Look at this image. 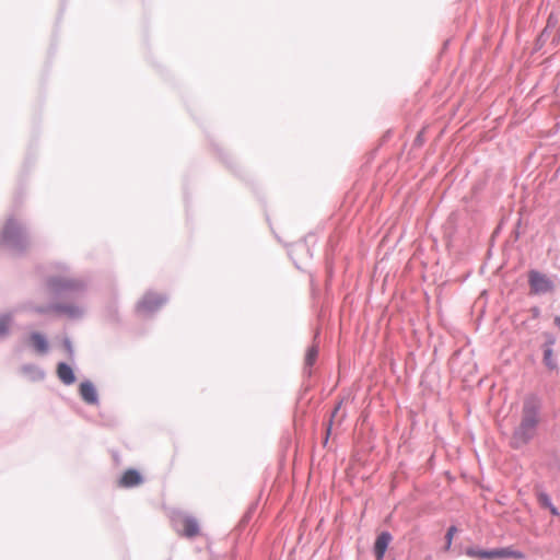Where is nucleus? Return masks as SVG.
I'll list each match as a JSON object with an SVG mask.
<instances>
[{
	"instance_id": "1",
	"label": "nucleus",
	"mask_w": 560,
	"mask_h": 560,
	"mask_svg": "<svg viewBox=\"0 0 560 560\" xmlns=\"http://www.w3.org/2000/svg\"><path fill=\"white\" fill-rule=\"evenodd\" d=\"M51 267L56 273L46 276L45 287L56 301L45 304L28 303L27 311L37 315L56 314L73 320L81 319L85 310L77 301L82 299L88 291L86 279L70 276L69 267L66 264L55 262Z\"/></svg>"
},
{
	"instance_id": "28",
	"label": "nucleus",
	"mask_w": 560,
	"mask_h": 560,
	"mask_svg": "<svg viewBox=\"0 0 560 560\" xmlns=\"http://www.w3.org/2000/svg\"><path fill=\"white\" fill-rule=\"evenodd\" d=\"M393 560H395V559H393Z\"/></svg>"
},
{
	"instance_id": "23",
	"label": "nucleus",
	"mask_w": 560,
	"mask_h": 560,
	"mask_svg": "<svg viewBox=\"0 0 560 560\" xmlns=\"http://www.w3.org/2000/svg\"><path fill=\"white\" fill-rule=\"evenodd\" d=\"M548 34H549L548 27H545L544 31L540 33V35L538 37V40L545 42L547 36H548Z\"/></svg>"
},
{
	"instance_id": "25",
	"label": "nucleus",
	"mask_w": 560,
	"mask_h": 560,
	"mask_svg": "<svg viewBox=\"0 0 560 560\" xmlns=\"http://www.w3.org/2000/svg\"><path fill=\"white\" fill-rule=\"evenodd\" d=\"M330 427H331V420L329 421V425L327 428V436H326L325 443H327V441H328V434L330 432Z\"/></svg>"
},
{
	"instance_id": "6",
	"label": "nucleus",
	"mask_w": 560,
	"mask_h": 560,
	"mask_svg": "<svg viewBox=\"0 0 560 560\" xmlns=\"http://www.w3.org/2000/svg\"><path fill=\"white\" fill-rule=\"evenodd\" d=\"M528 284L530 293L535 295H544L555 291L556 284L547 275L536 269L528 271Z\"/></svg>"
},
{
	"instance_id": "5",
	"label": "nucleus",
	"mask_w": 560,
	"mask_h": 560,
	"mask_svg": "<svg viewBox=\"0 0 560 560\" xmlns=\"http://www.w3.org/2000/svg\"><path fill=\"white\" fill-rule=\"evenodd\" d=\"M167 301L168 298L166 294L155 291H148L138 301L136 311L139 315L149 317L156 313L163 305H165Z\"/></svg>"
},
{
	"instance_id": "2",
	"label": "nucleus",
	"mask_w": 560,
	"mask_h": 560,
	"mask_svg": "<svg viewBox=\"0 0 560 560\" xmlns=\"http://www.w3.org/2000/svg\"><path fill=\"white\" fill-rule=\"evenodd\" d=\"M541 409L542 401L537 395L530 394L524 398L521 421L514 428L510 441L512 448L521 450L536 436L542 420Z\"/></svg>"
},
{
	"instance_id": "14",
	"label": "nucleus",
	"mask_w": 560,
	"mask_h": 560,
	"mask_svg": "<svg viewBox=\"0 0 560 560\" xmlns=\"http://www.w3.org/2000/svg\"><path fill=\"white\" fill-rule=\"evenodd\" d=\"M14 316L15 314L12 311L0 314V340L7 339L10 336Z\"/></svg>"
},
{
	"instance_id": "11",
	"label": "nucleus",
	"mask_w": 560,
	"mask_h": 560,
	"mask_svg": "<svg viewBox=\"0 0 560 560\" xmlns=\"http://www.w3.org/2000/svg\"><path fill=\"white\" fill-rule=\"evenodd\" d=\"M56 374L59 381L67 386L74 384L77 380L73 369L67 362L57 364Z\"/></svg>"
},
{
	"instance_id": "3",
	"label": "nucleus",
	"mask_w": 560,
	"mask_h": 560,
	"mask_svg": "<svg viewBox=\"0 0 560 560\" xmlns=\"http://www.w3.org/2000/svg\"><path fill=\"white\" fill-rule=\"evenodd\" d=\"M0 246L12 256L24 254L30 246L26 225L13 217L8 218L0 234Z\"/></svg>"
},
{
	"instance_id": "27",
	"label": "nucleus",
	"mask_w": 560,
	"mask_h": 560,
	"mask_svg": "<svg viewBox=\"0 0 560 560\" xmlns=\"http://www.w3.org/2000/svg\"><path fill=\"white\" fill-rule=\"evenodd\" d=\"M327 270H328V276L330 277L331 276L330 267H327Z\"/></svg>"
},
{
	"instance_id": "4",
	"label": "nucleus",
	"mask_w": 560,
	"mask_h": 560,
	"mask_svg": "<svg viewBox=\"0 0 560 560\" xmlns=\"http://www.w3.org/2000/svg\"><path fill=\"white\" fill-rule=\"evenodd\" d=\"M466 556L470 558L493 560V559H503V558H513L517 560H524L526 558L525 553L515 550L512 547H502L494 549H480L475 547H469L465 551Z\"/></svg>"
},
{
	"instance_id": "24",
	"label": "nucleus",
	"mask_w": 560,
	"mask_h": 560,
	"mask_svg": "<svg viewBox=\"0 0 560 560\" xmlns=\"http://www.w3.org/2000/svg\"><path fill=\"white\" fill-rule=\"evenodd\" d=\"M340 409V404L337 405V407L334 409L332 413H331V418L335 417V415L339 411Z\"/></svg>"
},
{
	"instance_id": "16",
	"label": "nucleus",
	"mask_w": 560,
	"mask_h": 560,
	"mask_svg": "<svg viewBox=\"0 0 560 560\" xmlns=\"http://www.w3.org/2000/svg\"><path fill=\"white\" fill-rule=\"evenodd\" d=\"M392 540L393 535L388 530H383L377 535L373 547L375 549L386 551Z\"/></svg>"
},
{
	"instance_id": "18",
	"label": "nucleus",
	"mask_w": 560,
	"mask_h": 560,
	"mask_svg": "<svg viewBox=\"0 0 560 560\" xmlns=\"http://www.w3.org/2000/svg\"><path fill=\"white\" fill-rule=\"evenodd\" d=\"M457 533V527L455 525H452L447 528L445 534V550H450L453 541L454 535Z\"/></svg>"
},
{
	"instance_id": "9",
	"label": "nucleus",
	"mask_w": 560,
	"mask_h": 560,
	"mask_svg": "<svg viewBox=\"0 0 560 560\" xmlns=\"http://www.w3.org/2000/svg\"><path fill=\"white\" fill-rule=\"evenodd\" d=\"M28 346L39 354H46L49 351L47 337L39 331H32L27 337Z\"/></svg>"
},
{
	"instance_id": "21",
	"label": "nucleus",
	"mask_w": 560,
	"mask_h": 560,
	"mask_svg": "<svg viewBox=\"0 0 560 560\" xmlns=\"http://www.w3.org/2000/svg\"><path fill=\"white\" fill-rule=\"evenodd\" d=\"M373 553H374L376 560H383L386 551L378 550L373 547Z\"/></svg>"
},
{
	"instance_id": "19",
	"label": "nucleus",
	"mask_w": 560,
	"mask_h": 560,
	"mask_svg": "<svg viewBox=\"0 0 560 560\" xmlns=\"http://www.w3.org/2000/svg\"><path fill=\"white\" fill-rule=\"evenodd\" d=\"M62 347L66 350V352L68 353L69 359L73 360L74 359V348H73L72 341L69 337H65L62 339Z\"/></svg>"
},
{
	"instance_id": "15",
	"label": "nucleus",
	"mask_w": 560,
	"mask_h": 560,
	"mask_svg": "<svg viewBox=\"0 0 560 560\" xmlns=\"http://www.w3.org/2000/svg\"><path fill=\"white\" fill-rule=\"evenodd\" d=\"M537 501L541 508L549 510L553 516L560 515L558 508L552 503L551 498L547 492L539 491L537 493Z\"/></svg>"
},
{
	"instance_id": "12",
	"label": "nucleus",
	"mask_w": 560,
	"mask_h": 560,
	"mask_svg": "<svg viewBox=\"0 0 560 560\" xmlns=\"http://www.w3.org/2000/svg\"><path fill=\"white\" fill-rule=\"evenodd\" d=\"M556 340L553 338V336L551 335H547V339L545 341V343L542 345V349H544V364L550 369V370H556L558 368V363L557 361L552 358V354H553V350H552V346L555 345Z\"/></svg>"
},
{
	"instance_id": "10",
	"label": "nucleus",
	"mask_w": 560,
	"mask_h": 560,
	"mask_svg": "<svg viewBox=\"0 0 560 560\" xmlns=\"http://www.w3.org/2000/svg\"><path fill=\"white\" fill-rule=\"evenodd\" d=\"M143 482L142 475L133 468L127 469L120 477L118 485L121 488H133Z\"/></svg>"
},
{
	"instance_id": "26",
	"label": "nucleus",
	"mask_w": 560,
	"mask_h": 560,
	"mask_svg": "<svg viewBox=\"0 0 560 560\" xmlns=\"http://www.w3.org/2000/svg\"><path fill=\"white\" fill-rule=\"evenodd\" d=\"M555 322L558 325V327L560 328V316L556 317Z\"/></svg>"
},
{
	"instance_id": "13",
	"label": "nucleus",
	"mask_w": 560,
	"mask_h": 560,
	"mask_svg": "<svg viewBox=\"0 0 560 560\" xmlns=\"http://www.w3.org/2000/svg\"><path fill=\"white\" fill-rule=\"evenodd\" d=\"M21 373L31 382H40L45 378V371L36 364L26 363L21 366Z\"/></svg>"
},
{
	"instance_id": "7",
	"label": "nucleus",
	"mask_w": 560,
	"mask_h": 560,
	"mask_svg": "<svg viewBox=\"0 0 560 560\" xmlns=\"http://www.w3.org/2000/svg\"><path fill=\"white\" fill-rule=\"evenodd\" d=\"M176 530L184 536L191 538L199 533V524L192 516L183 515L178 520H174Z\"/></svg>"
},
{
	"instance_id": "22",
	"label": "nucleus",
	"mask_w": 560,
	"mask_h": 560,
	"mask_svg": "<svg viewBox=\"0 0 560 560\" xmlns=\"http://www.w3.org/2000/svg\"><path fill=\"white\" fill-rule=\"evenodd\" d=\"M423 141H424V140H423V132L421 131V132H419V133L417 135V137L415 138L413 145H415V147H419V145H421V144L423 143Z\"/></svg>"
},
{
	"instance_id": "20",
	"label": "nucleus",
	"mask_w": 560,
	"mask_h": 560,
	"mask_svg": "<svg viewBox=\"0 0 560 560\" xmlns=\"http://www.w3.org/2000/svg\"><path fill=\"white\" fill-rule=\"evenodd\" d=\"M557 23H558V19L553 14H550L548 18V21H547V25H546V27H548V32H550V30L555 28L557 26Z\"/></svg>"
},
{
	"instance_id": "17",
	"label": "nucleus",
	"mask_w": 560,
	"mask_h": 560,
	"mask_svg": "<svg viewBox=\"0 0 560 560\" xmlns=\"http://www.w3.org/2000/svg\"><path fill=\"white\" fill-rule=\"evenodd\" d=\"M317 355H318V349L316 346H312L307 349L306 351V355H305V369H304V373L307 374L308 376L312 374V370L311 368L313 366V364L315 363L316 359H317Z\"/></svg>"
},
{
	"instance_id": "8",
	"label": "nucleus",
	"mask_w": 560,
	"mask_h": 560,
	"mask_svg": "<svg viewBox=\"0 0 560 560\" xmlns=\"http://www.w3.org/2000/svg\"><path fill=\"white\" fill-rule=\"evenodd\" d=\"M79 395L86 405L97 406L100 404L97 389L90 380H85L80 383Z\"/></svg>"
}]
</instances>
